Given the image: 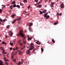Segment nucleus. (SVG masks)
<instances>
[{"label": "nucleus", "instance_id": "obj_56", "mask_svg": "<svg viewBox=\"0 0 65 65\" xmlns=\"http://www.w3.org/2000/svg\"><path fill=\"white\" fill-rule=\"evenodd\" d=\"M20 64H23V63L22 62H20Z\"/></svg>", "mask_w": 65, "mask_h": 65}, {"label": "nucleus", "instance_id": "obj_32", "mask_svg": "<svg viewBox=\"0 0 65 65\" xmlns=\"http://www.w3.org/2000/svg\"><path fill=\"white\" fill-rule=\"evenodd\" d=\"M20 3V5H21V6H23L24 5L23 4H21V2Z\"/></svg>", "mask_w": 65, "mask_h": 65}, {"label": "nucleus", "instance_id": "obj_35", "mask_svg": "<svg viewBox=\"0 0 65 65\" xmlns=\"http://www.w3.org/2000/svg\"><path fill=\"white\" fill-rule=\"evenodd\" d=\"M19 43L20 45H22V43L19 42Z\"/></svg>", "mask_w": 65, "mask_h": 65}, {"label": "nucleus", "instance_id": "obj_58", "mask_svg": "<svg viewBox=\"0 0 65 65\" xmlns=\"http://www.w3.org/2000/svg\"><path fill=\"white\" fill-rule=\"evenodd\" d=\"M34 51H35V49H34V50H33V51L34 52Z\"/></svg>", "mask_w": 65, "mask_h": 65}, {"label": "nucleus", "instance_id": "obj_38", "mask_svg": "<svg viewBox=\"0 0 65 65\" xmlns=\"http://www.w3.org/2000/svg\"><path fill=\"white\" fill-rule=\"evenodd\" d=\"M6 21H7V19H4V22H5Z\"/></svg>", "mask_w": 65, "mask_h": 65}, {"label": "nucleus", "instance_id": "obj_42", "mask_svg": "<svg viewBox=\"0 0 65 65\" xmlns=\"http://www.w3.org/2000/svg\"><path fill=\"white\" fill-rule=\"evenodd\" d=\"M0 21H1V22H3L2 20V19H1V18H0Z\"/></svg>", "mask_w": 65, "mask_h": 65}, {"label": "nucleus", "instance_id": "obj_16", "mask_svg": "<svg viewBox=\"0 0 65 65\" xmlns=\"http://www.w3.org/2000/svg\"><path fill=\"white\" fill-rule=\"evenodd\" d=\"M15 4V1H13L12 3V4Z\"/></svg>", "mask_w": 65, "mask_h": 65}, {"label": "nucleus", "instance_id": "obj_31", "mask_svg": "<svg viewBox=\"0 0 65 65\" xmlns=\"http://www.w3.org/2000/svg\"><path fill=\"white\" fill-rule=\"evenodd\" d=\"M16 60V59H14L13 60V61H14V62H16L15 61Z\"/></svg>", "mask_w": 65, "mask_h": 65}, {"label": "nucleus", "instance_id": "obj_43", "mask_svg": "<svg viewBox=\"0 0 65 65\" xmlns=\"http://www.w3.org/2000/svg\"><path fill=\"white\" fill-rule=\"evenodd\" d=\"M7 37H8V36H6L5 37V38H7Z\"/></svg>", "mask_w": 65, "mask_h": 65}, {"label": "nucleus", "instance_id": "obj_20", "mask_svg": "<svg viewBox=\"0 0 65 65\" xmlns=\"http://www.w3.org/2000/svg\"><path fill=\"white\" fill-rule=\"evenodd\" d=\"M36 42L37 44H40V43H39V41H38Z\"/></svg>", "mask_w": 65, "mask_h": 65}, {"label": "nucleus", "instance_id": "obj_46", "mask_svg": "<svg viewBox=\"0 0 65 65\" xmlns=\"http://www.w3.org/2000/svg\"><path fill=\"white\" fill-rule=\"evenodd\" d=\"M6 60L7 59H6V58H4V60L5 61H6Z\"/></svg>", "mask_w": 65, "mask_h": 65}, {"label": "nucleus", "instance_id": "obj_4", "mask_svg": "<svg viewBox=\"0 0 65 65\" xmlns=\"http://www.w3.org/2000/svg\"><path fill=\"white\" fill-rule=\"evenodd\" d=\"M33 25V24H32V23H29V27L28 28L29 30V31H30V32H31V29H30V26H32V25Z\"/></svg>", "mask_w": 65, "mask_h": 65}, {"label": "nucleus", "instance_id": "obj_51", "mask_svg": "<svg viewBox=\"0 0 65 65\" xmlns=\"http://www.w3.org/2000/svg\"><path fill=\"white\" fill-rule=\"evenodd\" d=\"M13 58V56H11V58L12 59Z\"/></svg>", "mask_w": 65, "mask_h": 65}, {"label": "nucleus", "instance_id": "obj_52", "mask_svg": "<svg viewBox=\"0 0 65 65\" xmlns=\"http://www.w3.org/2000/svg\"><path fill=\"white\" fill-rule=\"evenodd\" d=\"M57 15H59V13H57Z\"/></svg>", "mask_w": 65, "mask_h": 65}, {"label": "nucleus", "instance_id": "obj_18", "mask_svg": "<svg viewBox=\"0 0 65 65\" xmlns=\"http://www.w3.org/2000/svg\"><path fill=\"white\" fill-rule=\"evenodd\" d=\"M39 12H40V14H43V12L41 11H39Z\"/></svg>", "mask_w": 65, "mask_h": 65}, {"label": "nucleus", "instance_id": "obj_53", "mask_svg": "<svg viewBox=\"0 0 65 65\" xmlns=\"http://www.w3.org/2000/svg\"><path fill=\"white\" fill-rule=\"evenodd\" d=\"M21 61L22 62H23L24 61V60H23V59H21Z\"/></svg>", "mask_w": 65, "mask_h": 65}, {"label": "nucleus", "instance_id": "obj_6", "mask_svg": "<svg viewBox=\"0 0 65 65\" xmlns=\"http://www.w3.org/2000/svg\"><path fill=\"white\" fill-rule=\"evenodd\" d=\"M27 36L28 37V41H29V40H30L31 39H32V38L30 37L28 35H27Z\"/></svg>", "mask_w": 65, "mask_h": 65}, {"label": "nucleus", "instance_id": "obj_36", "mask_svg": "<svg viewBox=\"0 0 65 65\" xmlns=\"http://www.w3.org/2000/svg\"><path fill=\"white\" fill-rule=\"evenodd\" d=\"M41 51H42V52L43 51V49L42 48H41Z\"/></svg>", "mask_w": 65, "mask_h": 65}, {"label": "nucleus", "instance_id": "obj_11", "mask_svg": "<svg viewBox=\"0 0 65 65\" xmlns=\"http://www.w3.org/2000/svg\"><path fill=\"white\" fill-rule=\"evenodd\" d=\"M16 7H18V8H19V9L20 8V7H20V6H19V5H16Z\"/></svg>", "mask_w": 65, "mask_h": 65}, {"label": "nucleus", "instance_id": "obj_50", "mask_svg": "<svg viewBox=\"0 0 65 65\" xmlns=\"http://www.w3.org/2000/svg\"><path fill=\"white\" fill-rule=\"evenodd\" d=\"M61 15H62V14H61V13H60L59 14V15L61 16Z\"/></svg>", "mask_w": 65, "mask_h": 65}, {"label": "nucleus", "instance_id": "obj_61", "mask_svg": "<svg viewBox=\"0 0 65 65\" xmlns=\"http://www.w3.org/2000/svg\"><path fill=\"white\" fill-rule=\"evenodd\" d=\"M9 61L7 59V60H6V61Z\"/></svg>", "mask_w": 65, "mask_h": 65}, {"label": "nucleus", "instance_id": "obj_49", "mask_svg": "<svg viewBox=\"0 0 65 65\" xmlns=\"http://www.w3.org/2000/svg\"><path fill=\"white\" fill-rule=\"evenodd\" d=\"M47 1H48L49 2H51V0H47Z\"/></svg>", "mask_w": 65, "mask_h": 65}, {"label": "nucleus", "instance_id": "obj_27", "mask_svg": "<svg viewBox=\"0 0 65 65\" xmlns=\"http://www.w3.org/2000/svg\"><path fill=\"white\" fill-rule=\"evenodd\" d=\"M34 1H35L37 3V2H38V0H35Z\"/></svg>", "mask_w": 65, "mask_h": 65}, {"label": "nucleus", "instance_id": "obj_44", "mask_svg": "<svg viewBox=\"0 0 65 65\" xmlns=\"http://www.w3.org/2000/svg\"><path fill=\"white\" fill-rule=\"evenodd\" d=\"M20 63H21L20 62H19L18 63V65H20Z\"/></svg>", "mask_w": 65, "mask_h": 65}, {"label": "nucleus", "instance_id": "obj_8", "mask_svg": "<svg viewBox=\"0 0 65 65\" xmlns=\"http://www.w3.org/2000/svg\"><path fill=\"white\" fill-rule=\"evenodd\" d=\"M47 11L46 10H44L43 11V13H45Z\"/></svg>", "mask_w": 65, "mask_h": 65}, {"label": "nucleus", "instance_id": "obj_5", "mask_svg": "<svg viewBox=\"0 0 65 65\" xmlns=\"http://www.w3.org/2000/svg\"><path fill=\"white\" fill-rule=\"evenodd\" d=\"M8 33H9V35L11 36H12V35H13V34H12V32L10 31H9Z\"/></svg>", "mask_w": 65, "mask_h": 65}, {"label": "nucleus", "instance_id": "obj_25", "mask_svg": "<svg viewBox=\"0 0 65 65\" xmlns=\"http://www.w3.org/2000/svg\"><path fill=\"white\" fill-rule=\"evenodd\" d=\"M25 46L24 45V48H21V50H23V49H24V48H25Z\"/></svg>", "mask_w": 65, "mask_h": 65}, {"label": "nucleus", "instance_id": "obj_13", "mask_svg": "<svg viewBox=\"0 0 65 65\" xmlns=\"http://www.w3.org/2000/svg\"><path fill=\"white\" fill-rule=\"evenodd\" d=\"M42 0H40V2L38 3H37L36 4H40V3H41V2H42Z\"/></svg>", "mask_w": 65, "mask_h": 65}, {"label": "nucleus", "instance_id": "obj_37", "mask_svg": "<svg viewBox=\"0 0 65 65\" xmlns=\"http://www.w3.org/2000/svg\"><path fill=\"white\" fill-rule=\"evenodd\" d=\"M10 8H11V9H12V7H12V6H10Z\"/></svg>", "mask_w": 65, "mask_h": 65}, {"label": "nucleus", "instance_id": "obj_59", "mask_svg": "<svg viewBox=\"0 0 65 65\" xmlns=\"http://www.w3.org/2000/svg\"><path fill=\"white\" fill-rule=\"evenodd\" d=\"M47 43H50V42H49V41H47Z\"/></svg>", "mask_w": 65, "mask_h": 65}, {"label": "nucleus", "instance_id": "obj_10", "mask_svg": "<svg viewBox=\"0 0 65 65\" xmlns=\"http://www.w3.org/2000/svg\"><path fill=\"white\" fill-rule=\"evenodd\" d=\"M54 4H55V3H54V2L52 3L51 4V6H53Z\"/></svg>", "mask_w": 65, "mask_h": 65}, {"label": "nucleus", "instance_id": "obj_29", "mask_svg": "<svg viewBox=\"0 0 65 65\" xmlns=\"http://www.w3.org/2000/svg\"><path fill=\"white\" fill-rule=\"evenodd\" d=\"M24 2H26V3H27L28 1H27V0H24Z\"/></svg>", "mask_w": 65, "mask_h": 65}, {"label": "nucleus", "instance_id": "obj_54", "mask_svg": "<svg viewBox=\"0 0 65 65\" xmlns=\"http://www.w3.org/2000/svg\"><path fill=\"white\" fill-rule=\"evenodd\" d=\"M5 64H7V65H8V63H7L6 62Z\"/></svg>", "mask_w": 65, "mask_h": 65}, {"label": "nucleus", "instance_id": "obj_55", "mask_svg": "<svg viewBox=\"0 0 65 65\" xmlns=\"http://www.w3.org/2000/svg\"><path fill=\"white\" fill-rule=\"evenodd\" d=\"M2 50L3 51V52H4L5 50L4 49H3V50Z\"/></svg>", "mask_w": 65, "mask_h": 65}, {"label": "nucleus", "instance_id": "obj_1", "mask_svg": "<svg viewBox=\"0 0 65 65\" xmlns=\"http://www.w3.org/2000/svg\"><path fill=\"white\" fill-rule=\"evenodd\" d=\"M31 46L30 47V48L29 49V50H28V51L27 52V54L29 56H30V53L31 52L30 51V50H32V49H33L34 48V45L33 43H32L31 44Z\"/></svg>", "mask_w": 65, "mask_h": 65}, {"label": "nucleus", "instance_id": "obj_17", "mask_svg": "<svg viewBox=\"0 0 65 65\" xmlns=\"http://www.w3.org/2000/svg\"><path fill=\"white\" fill-rule=\"evenodd\" d=\"M58 22V21H57V22H55L54 23V25H57V23Z\"/></svg>", "mask_w": 65, "mask_h": 65}, {"label": "nucleus", "instance_id": "obj_24", "mask_svg": "<svg viewBox=\"0 0 65 65\" xmlns=\"http://www.w3.org/2000/svg\"><path fill=\"white\" fill-rule=\"evenodd\" d=\"M21 54H22V52L21 51H20L19 53V55H20Z\"/></svg>", "mask_w": 65, "mask_h": 65}, {"label": "nucleus", "instance_id": "obj_12", "mask_svg": "<svg viewBox=\"0 0 65 65\" xmlns=\"http://www.w3.org/2000/svg\"><path fill=\"white\" fill-rule=\"evenodd\" d=\"M46 17V19H48V18H50V16L48 15L47 16H46V17Z\"/></svg>", "mask_w": 65, "mask_h": 65}, {"label": "nucleus", "instance_id": "obj_9", "mask_svg": "<svg viewBox=\"0 0 65 65\" xmlns=\"http://www.w3.org/2000/svg\"><path fill=\"white\" fill-rule=\"evenodd\" d=\"M47 14H48V13L47 12L44 15V17H46V16H47Z\"/></svg>", "mask_w": 65, "mask_h": 65}, {"label": "nucleus", "instance_id": "obj_15", "mask_svg": "<svg viewBox=\"0 0 65 65\" xmlns=\"http://www.w3.org/2000/svg\"><path fill=\"white\" fill-rule=\"evenodd\" d=\"M42 7V6H41V5H38V7H39L40 8H41Z\"/></svg>", "mask_w": 65, "mask_h": 65}, {"label": "nucleus", "instance_id": "obj_28", "mask_svg": "<svg viewBox=\"0 0 65 65\" xmlns=\"http://www.w3.org/2000/svg\"><path fill=\"white\" fill-rule=\"evenodd\" d=\"M16 4H14V5H13V6L14 7H16Z\"/></svg>", "mask_w": 65, "mask_h": 65}, {"label": "nucleus", "instance_id": "obj_64", "mask_svg": "<svg viewBox=\"0 0 65 65\" xmlns=\"http://www.w3.org/2000/svg\"><path fill=\"white\" fill-rule=\"evenodd\" d=\"M29 14H27V15H29Z\"/></svg>", "mask_w": 65, "mask_h": 65}, {"label": "nucleus", "instance_id": "obj_62", "mask_svg": "<svg viewBox=\"0 0 65 65\" xmlns=\"http://www.w3.org/2000/svg\"><path fill=\"white\" fill-rule=\"evenodd\" d=\"M13 50H14V51H15V49H14V48L13 49Z\"/></svg>", "mask_w": 65, "mask_h": 65}, {"label": "nucleus", "instance_id": "obj_39", "mask_svg": "<svg viewBox=\"0 0 65 65\" xmlns=\"http://www.w3.org/2000/svg\"><path fill=\"white\" fill-rule=\"evenodd\" d=\"M31 6L30 5H29V6L27 7L28 8H30V6Z\"/></svg>", "mask_w": 65, "mask_h": 65}, {"label": "nucleus", "instance_id": "obj_41", "mask_svg": "<svg viewBox=\"0 0 65 65\" xmlns=\"http://www.w3.org/2000/svg\"><path fill=\"white\" fill-rule=\"evenodd\" d=\"M2 12V9H0V13Z\"/></svg>", "mask_w": 65, "mask_h": 65}, {"label": "nucleus", "instance_id": "obj_23", "mask_svg": "<svg viewBox=\"0 0 65 65\" xmlns=\"http://www.w3.org/2000/svg\"><path fill=\"white\" fill-rule=\"evenodd\" d=\"M4 7H5V6H4V5H2V8H4Z\"/></svg>", "mask_w": 65, "mask_h": 65}, {"label": "nucleus", "instance_id": "obj_40", "mask_svg": "<svg viewBox=\"0 0 65 65\" xmlns=\"http://www.w3.org/2000/svg\"><path fill=\"white\" fill-rule=\"evenodd\" d=\"M10 44L11 45H12V44H13V43H10Z\"/></svg>", "mask_w": 65, "mask_h": 65}, {"label": "nucleus", "instance_id": "obj_45", "mask_svg": "<svg viewBox=\"0 0 65 65\" xmlns=\"http://www.w3.org/2000/svg\"><path fill=\"white\" fill-rule=\"evenodd\" d=\"M51 7H52V9H54V6H51Z\"/></svg>", "mask_w": 65, "mask_h": 65}, {"label": "nucleus", "instance_id": "obj_34", "mask_svg": "<svg viewBox=\"0 0 65 65\" xmlns=\"http://www.w3.org/2000/svg\"><path fill=\"white\" fill-rule=\"evenodd\" d=\"M0 48L1 50H3V49H4V48H3L2 47H1Z\"/></svg>", "mask_w": 65, "mask_h": 65}, {"label": "nucleus", "instance_id": "obj_47", "mask_svg": "<svg viewBox=\"0 0 65 65\" xmlns=\"http://www.w3.org/2000/svg\"><path fill=\"white\" fill-rule=\"evenodd\" d=\"M26 13V11H24L23 12V13Z\"/></svg>", "mask_w": 65, "mask_h": 65}, {"label": "nucleus", "instance_id": "obj_19", "mask_svg": "<svg viewBox=\"0 0 65 65\" xmlns=\"http://www.w3.org/2000/svg\"><path fill=\"white\" fill-rule=\"evenodd\" d=\"M52 41L54 43H55V40H54V39H52Z\"/></svg>", "mask_w": 65, "mask_h": 65}, {"label": "nucleus", "instance_id": "obj_60", "mask_svg": "<svg viewBox=\"0 0 65 65\" xmlns=\"http://www.w3.org/2000/svg\"><path fill=\"white\" fill-rule=\"evenodd\" d=\"M22 8H24V6H22Z\"/></svg>", "mask_w": 65, "mask_h": 65}, {"label": "nucleus", "instance_id": "obj_26", "mask_svg": "<svg viewBox=\"0 0 65 65\" xmlns=\"http://www.w3.org/2000/svg\"><path fill=\"white\" fill-rule=\"evenodd\" d=\"M2 52H3V54H6V52H5L2 51Z\"/></svg>", "mask_w": 65, "mask_h": 65}, {"label": "nucleus", "instance_id": "obj_48", "mask_svg": "<svg viewBox=\"0 0 65 65\" xmlns=\"http://www.w3.org/2000/svg\"><path fill=\"white\" fill-rule=\"evenodd\" d=\"M10 51H11V50H12V48H11V47H10Z\"/></svg>", "mask_w": 65, "mask_h": 65}, {"label": "nucleus", "instance_id": "obj_2", "mask_svg": "<svg viewBox=\"0 0 65 65\" xmlns=\"http://www.w3.org/2000/svg\"><path fill=\"white\" fill-rule=\"evenodd\" d=\"M23 30H21L20 31V32H19V34H18L17 35V36H20V35H21V37H23V40L25 39V38H26V37H24V34L23 33Z\"/></svg>", "mask_w": 65, "mask_h": 65}, {"label": "nucleus", "instance_id": "obj_30", "mask_svg": "<svg viewBox=\"0 0 65 65\" xmlns=\"http://www.w3.org/2000/svg\"><path fill=\"white\" fill-rule=\"evenodd\" d=\"M10 26L9 25H8L6 27L7 29H8V28H9V27Z\"/></svg>", "mask_w": 65, "mask_h": 65}, {"label": "nucleus", "instance_id": "obj_57", "mask_svg": "<svg viewBox=\"0 0 65 65\" xmlns=\"http://www.w3.org/2000/svg\"><path fill=\"white\" fill-rule=\"evenodd\" d=\"M56 2H58V0H56Z\"/></svg>", "mask_w": 65, "mask_h": 65}, {"label": "nucleus", "instance_id": "obj_22", "mask_svg": "<svg viewBox=\"0 0 65 65\" xmlns=\"http://www.w3.org/2000/svg\"><path fill=\"white\" fill-rule=\"evenodd\" d=\"M2 44H5V45H6V43H5V42H3L2 43Z\"/></svg>", "mask_w": 65, "mask_h": 65}, {"label": "nucleus", "instance_id": "obj_3", "mask_svg": "<svg viewBox=\"0 0 65 65\" xmlns=\"http://www.w3.org/2000/svg\"><path fill=\"white\" fill-rule=\"evenodd\" d=\"M21 19V18L20 17H19L18 19H17L15 20L13 22H12V24H13L14 22H15L17 20V21H18V20H20Z\"/></svg>", "mask_w": 65, "mask_h": 65}, {"label": "nucleus", "instance_id": "obj_21", "mask_svg": "<svg viewBox=\"0 0 65 65\" xmlns=\"http://www.w3.org/2000/svg\"><path fill=\"white\" fill-rule=\"evenodd\" d=\"M60 7H61V8H63L64 6H63V4H62L61 6H60Z\"/></svg>", "mask_w": 65, "mask_h": 65}, {"label": "nucleus", "instance_id": "obj_7", "mask_svg": "<svg viewBox=\"0 0 65 65\" xmlns=\"http://www.w3.org/2000/svg\"><path fill=\"white\" fill-rule=\"evenodd\" d=\"M23 44H25L26 43V40H24V39H23Z\"/></svg>", "mask_w": 65, "mask_h": 65}, {"label": "nucleus", "instance_id": "obj_33", "mask_svg": "<svg viewBox=\"0 0 65 65\" xmlns=\"http://www.w3.org/2000/svg\"><path fill=\"white\" fill-rule=\"evenodd\" d=\"M15 48H16V50H19V48H18V47L17 46H16V47Z\"/></svg>", "mask_w": 65, "mask_h": 65}, {"label": "nucleus", "instance_id": "obj_63", "mask_svg": "<svg viewBox=\"0 0 65 65\" xmlns=\"http://www.w3.org/2000/svg\"><path fill=\"white\" fill-rule=\"evenodd\" d=\"M19 42H20V41H21V40H19Z\"/></svg>", "mask_w": 65, "mask_h": 65}, {"label": "nucleus", "instance_id": "obj_14", "mask_svg": "<svg viewBox=\"0 0 65 65\" xmlns=\"http://www.w3.org/2000/svg\"><path fill=\"white\" fill-rule=\"evenodd\" d=\"M15 16V14H13V15H12L11 17H12V18H13L14 17V16Z\"/></svg>", "mask_w": 65, "mask_h": 65}]
</instances>
